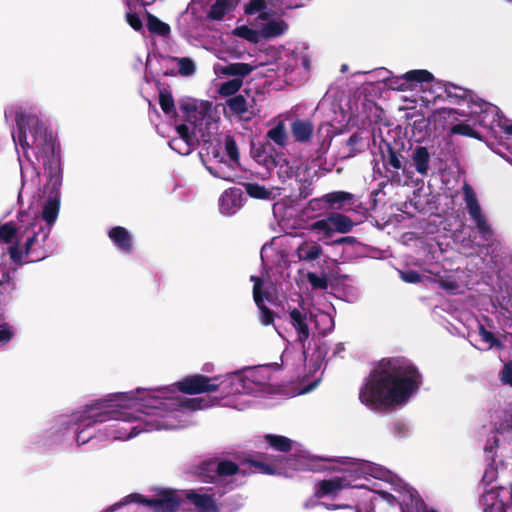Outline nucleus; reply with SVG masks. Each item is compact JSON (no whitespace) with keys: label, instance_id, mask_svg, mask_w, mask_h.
<instances>
[{"label":"nucleus","instance_id":"nucleus-24","mask_svg":"<svg viewBox=\"0 0 512 512\" xmlns=\"http://www.w3.org/2000/svg\"><path fill=\"white\" fill-rule=\"evenodd\" d=\"M328 218L331 223L333 233H348L352 231L355 225L349 216L341 213H331Z\"/></svg>","mask_w":512,"mask_h":512},{"label":"nucleus","instance_id":"nucleus-47","mask_svg":"<svg viewBox=\"0 0 512 512\" xmlns=\"http://www.w3.org/2000/svg\"><path fill=\"white\" fill-rule=\"evenodd\" d=\"M307 280L313 289L325 290L328 287V280L325 275L319 276L314 272H309L307 274Z\"/></svg>","mask_w":512,"mask_h":512},{"label":"nucleus","instance_id":"nucleus-48","mask_svg":"<svg viewBox=\"0 0 512 512\" xmlns=\"http://www.w3.org/2000/svg\"><path fill=\"white\" fill-rule=\"evenodd\" d=\"M266 0H250L244 5L245 15H254L266 9Z\"/></svg>","mask_w":512,"mask_h":512},{"label":"nucleus","instance_id":"nucleus-25","mask_svg":"<svg viewBox=\"0 0 512 512\" xmlns=\"http://www.w3.org/2000/svg\"><path fill=\"white\" fill-rule=\"evenodd\" d=\"M322 247L317 243L303 242L296 250V256L300 261H313L321 257Z\"/></svg>","mask_w":512,"mask_h":512},{"label":"nucleus","instance_id":"nucleus-59","mask_svg":"<svg viewBox=\"0 0 512 512\" xmlns=\"http://www.w3.org/2000/svg\"><path fill=\"white\" fill-rule=\"evenodd\" d=\"M251 281L254 282L253 286V298L255 302H261V297H263V293L261 287L263 285V281L258 276H251Z\"/></svg>","mask_w":512,"mask_h":512},{"label":"nucleus","instance_id":"nucleus-46","mask_svg":"<svg viewBox=\"0 0 512 512\" xmlns=\"http://www.w3.org/2000/svg\"><path fill=\"white\" fill-rule=\"evenodd\" d=\"M311 228L314 231L322 232L324 237H332L334 234L328 217L313 222Z\"/></svg>","mask_w":512,"mask_h":512},{"label":"nucleus","instance_id":"nucleus-33","mask_svg":"<svg viewBox=\"0 0 512 512\" xmlns=\"http://www.w3.org/2000/svg\"><path fill=\"white\" fill-rule=\"evenodd\" d=\"M348 153L346 157H354L362 153L368 147V142L357 132L353 133L346 141Z\"/></svg>","mask_w":512,"mask_h":512},{"label":"nucleus","instance_id":"nucleus-2","mask_svg":"<svg viewBox=\"0 0 512 512\" xmlns=\"http://www.w3.org/2000/svg\"><path fill=\"white\" fill-rule=\"evenodd\" d=\"M15 121L17 133L13 134L14 143L20 145L24 151L29 148L37 151L48 174L47 187L52 193H57L62 184V170L60 145L53 132L32 114L17 112Z\"/></svg>","mask_w":512,"mask_h":512},{"label":"nucleus","instance_id":"nucleus-11","mask_svg":"<svg viewBox=\"0 0 512 512\" xmlns=\"http://www.w3.org/2000/svg\"><path fill=\"white\" fill-rule=\"evenodd\" d=\"M183 500L176 490L160 489L155 498H151V508L155 512H177Z\"/></svg>","mask_w":512,"mask_h":512},{"label":"nucleus","instance_id":"nucleus-6","mask_svg":"<svg viewBox=\"0 0 512 512\" xmlns=\"http://www.w3.org/2000/svg\"><path fill=\"white\" fill-rule=\"evenodd\" d=\"M464 202L470 218L476 224V228L484 241H489L493 238V230L488 223L485 215L482 213L481 205L478 201L477 195L469 184L465 183L463 188Z\"/></svg>","mask_w":512,"mask_h":512},{"label":"nucleus","instance_id":"nucleus-62","mask_svg":"<svg viewBox=\"0 0 512 512\" xmlns=\"http://www.w3.org/2000/svg\"><path fill=\"white\" fill-rule=\"evenodd\" d=\"M180 109L182 112H184L185 114H187V117H186V120L187 121H191L190 120V114L191 113H196L197 112V107L194 103H191V102H182L180 103Z\"/></svg>","mask_w":512,"mask_h":512},{"label":"nucleus","instance_id":"nucleus-41","mask_svg":"<svg viewBox=\"0 0 512 512\" xmlns=\"http://www.w3.org/2000/svg\"><path fill=\"white\" fill-rule=\"evenodd\" d=\"M246 192L250 197L255 199H268L271 195L268 189L257 183H248L246 185Z\"/></svg>","mask_w":512,"mask_h":512},{"label":"nucleus","instance_id":"nucleus-31","mask_svg":"<svg viewBox=\"0 0 512 512\" xmlns=\"http://www.w3.org/2000/svg\"><path fill=\"white\" fill-rule=\"evenodd\" d=\"M264 441L276 451L286 453L292 449V440L282 435L266 434Z\"/></svg>","mask_w":512,"mask_h":512},{"label":"nucleus","instance_id":"nucleus-10","mask_svg":"<svg viewBox=\"0 0 512 512\" xmlns=\"http://www.w3.org/2000/svg\"><path fill=\"white\" fill-rule=\"evenodd\" d=\"M60 209V201L57 197L49 198L47 202L43 206L42 210V219L46 221V226H43L39 221L38 225L36 227V232L41 236L40 245L43 246V244L46 242V240L49 237V234L51 232V227L53 223L56 221ZM43 249V247H41Z\"/></svg>","mask_w":512,"mask_h":512},{"label":"nucleus","instance_id":"nucleus-16","mask_svg":"<svg viewBox=\"0 0 512 512\" xmlns=\"http://www.w3.org/2000/svg\"><path fill=\"white\" fill-rule=\"evenodd\" d=\"M353 200L354 195L352 193L346 191H335L325 194L322 198H314L310 200L309 205L313 206L315 203L324 201L329 209L340 210L346 203L353 204Z\"/></svg>","mask_w":512,"mask_h":512},{"label":"nucleus","instance_id":"nucleus-57","mask_svg":"<svg viewBox=\"0 0 512 512\" xmlns=\"http://www.w3.org/2000/svg\"><path fill=\"white\" fill-rule=\"evenodd\" d=\"M298 197L299 199H306L313 193V184L312 181L309 179H305L301 182L299 189H298Z\"/></svg>","mask_w":512,"mask_h":512},{"label":"nucleus","instance_id":"nucleus-1","mask_svg":"<svg viewBox=\"0 0 512 512\" xmlns=\"http://www.w3.org/2000/svg\"><path fill=\"white\" fill-rule=\"evenodd\" d=\"M422 382V374L409 359L383 358L370 372L359 399L371 407H395L405 404Z\"/></svg>","mask_w":512,"mask_h":512},{"label":"nucleus","instance_id":"nucleus-27","mask_svg":"<svg viewBox=\"0 0 512 512\" xmlns=\"http://www.w3.org/2000/svg\"><path fill=\"white\" fill-rule=\"evenodd\" d=\"M187 499L202 512H213L216 510L215 501L210 495L190 492L187 494Z\"/></svg>","mask_w":512,"mask_h":512},{"label":"nucleus","instance_id":"nucleus-9","mask_svg":"<svg viewBox=\"0 0 512 512\" xmlns=\"http://www.w3.org/2000/svg\"><path fill=\"white\" fill-rule=\"evenodd\" d=\"M367 512H413L410 508L408 494L404 496L402 501L388 492H379L378 497H374L370 501V507Z\"/></svg>","mask_w":512,"mask_h":512},{"label":"nucleus","instance_id":"nucleus-44","mask_svg":"<svg viewBox=\"0 0 512 512\" xmlns=\"http://www.w3.org/2000/svg\"><path fill=\"white\" fill-rule=\"evenodd\" d=\"M255 303L260 311V322L265 326L272 324L274 322L275 313L264 304L263 297H261V302Z\"/></svg>","mask_w":512,"mask_h":512},{"label":"nucleus","instance_id":"nucleus-58","mask_svg":"<svg viewBox=\"0 0 512 512\" xmlns=\"http://www.w3.org/2000/svg\"><path fill=\"white\" fill-rule=\"evenodd\" d=\"M401 279L406 283H419L422 281V275L415 270L403 271L400 274Z\"/></svg>","mask_w":512,"mask_h":512},{"label":"nucleus","instance_id":"nucleus-20","mask_svg":"<svg viewBox=\"0 0 512 512\" xmlns=\"http://www.w3.org/2000/svg\"><path fill=\"white\" fill-rule=\"evenodd\" d=\"M498 442H499V440L497 438H493L492 443L489 445H486L484 448V452H485L487 458H489L491 460V463L486 467L484 474L482 476V480H481V482L485 485L492 484L498 477V470L494 466V461H495L494 457H495L496 449L498 448Z\"/></svg>","mask_w":512,"mask_h":512},{"label":"nucleus","instance_id":"nucleus-52","mask_svg":"<svg viewBox=\"0 0 512 512\" xmlns=\"http://www.w3.org/2000/svg\"><path fill=\"white\" fill-rule=\"evenodd\" d=\"M225 150L231 160L237 162L239 160V151L236 141L231 136L225 138Z\"/></svg>","mask_w":512,"mask_h":512},{"label":"nucleus","instance_id":"nucleus-3","mask_svg":"<svg viewBox=\"0 0 512 512\" xmlns=\"http://www.w3.org/2000/svg\"><path fill=\"white\" fill-rule=\"evenodd\" d=\"M108 402L109 400L101 399L86 407L85 415L79 422V428L81 429L77 432L76 436L78 446L84 445L93 438L92 434L86 435V430L94 424L104 423L110 420H124L128 422L138 420L135 415L126 411L117 409L102 410L103 408L109 407V405H107Z\"/></svg>","mask_w":512,"mask_h":512},{"label":"nucleus","instance_id":"nucleus-23","mask_svg":"<svg viewBox=\"0 0 512 512\" xmlns=\"http://www.w3.org/2000/svg\"><path fill=\"white\" fill-rule=\"evenodd\" d=\"M237 6L230 0H216L207 13V18L213 21H221L226 14L233 11Z\"/></svg>","mask_w":512,"mask_h":512},{"label":"nucleus","instance_id":"nucleus-64","mask_svg":"<svg viewBox=\"0 0 512 512\" xmlns=\"http://www.w3.org/2000/svg\"><path fill=\"white\" fill-rule=\"evenodd\" d=\"M357 242L356 238L353 236H343L336 239L333 244L334 245H354Z\"/></svg>","mask_w":512,"mask_h":512},{"label":"nucleus","instance_id":"nucleus-37","mask_svg":"<svg viewBox=\"0 0 512 512\" xmlns=\"http://www.w3.org/2000/svg\"><path fill=\"white\" fill-rule=\"evenodd\" d=\"M226 104L233 114L242 115L248 111L246 98L241 94L229 98Z\"/></svg>","mask_w":512,"mask_h":512},{"label":"nucleus","instance_id":"nucleus-63","mask_svg":"<svg viewBox=\"0 0 512 512\" xmlns=\"http://www.w3.org/2000/svg\"><path fill=\"white\" fill-rule=\"evenodd\" d=\"M3 285H7L11 289H14L15 284L13 282V278H12L10 272L7 270L2 271V273H1L0 286H3Z\"/></svg>","mask_w":512,"mask_h":512},{"label":"nucleus","instance_id":"nucleus-5","mask_svg":"<svg viewBox=\"0 0 512 512\" xmlns=\"http://www.w3.org/2000/svg\"><path fill=\"white\" fill-rule=\"evenodd\" d=\"M37 225V218H33L25 227L19 226L16 228L11 222L4 223L0 225V239L6 244H10L15 237L22 239L26 236L25 255H31L32 262L43 260L47 257V253L44 249H41L38 233L36 232Z\"/></svg>","mask_w":512,"mask_h":512},{"label":"nucleus","instance_id":"nucleus-28","mask_svg":"<svg viewBox=\"0 0 512 512\" xmlns=\"http://www.w3.org/2000/svg\"><path fill=\"white\" fill-rule=\"evenodd\" d=\"M288 28L285 21H268L260 30V38L270 39L282 35Z\"/></svg>","mask_w":512,"mask_h":512},{"label":"nucleus","instance_id":"nucleus-13","mask_svg":"<svg viewBox=\"0 0 512 512\" xmlns=\"http://www.w3.org/2000/svg\"><path fill=\"white\" fill-rule=\"evenodd\" d=\"M243 192L240 188H229L223 192L219 199L220 210L223 214H234L242 205Z\"/></svg>","mask_w":512,"mask_h":512},{"label":"nucleus","instance_id":"nucleus-17","mask_svg":"<svg viewBox=\"0 0 512 512\" xmlns=\"http://www.w3.org/2000/svg\"><path fill=\"white\" fill-rule=\"evenodd\" d=\"M275 154L276 149L274 145L267 140L251 143V155L258 163L268 165L274 162Z\"/></svg>","mask_w":512,"mask_h":512},{"label":"nucleus","instance_id":"nucleus-15","mask_svg":"<svg viewBox=\"0 0 512 512\" xmlns=\"http://www.w3.org/2000/svg\"><path fill=\"white\" fill-rule=\"evenodd\" d=\"M108 237L121 252L125 254L133 252V237L126 228L114 226L108 231Z\"/></svg>","mask_w":512,"mask_h":512},{"label":"nucleus","instance_id":"nucleus-54","mask_svg":"<svg viewBox=\"0 0 512 512\" xmlns=\"http://www.w3.org/2000/svg\"><path fill=\"white\" fill-rule=\"evenodd\" d=\"M14 336V331L12 326H10L8 323L2 322L0 325V344H7L9 343Z\"/></svg>","mask_w":512,"mask_h":512},{"label":"nucleus","instance_id":"nucleus-50","mask_svg":"<svg viewBox=\"0 0 512 512\" xmlns=\"http://www.w3.org/2000/svg\"><path fill=\"white\" fill-rule=\"evenodd\" d=\"M180 406L185 409L189 410H198L202 409L206 406V401L204 398H189V399H183L180 401Z\"/></svg>","mask_w":512,"mask_h":512},{"label":"nucleus","instance_id":"nucleus-40","mask_svg":"<svg viewBox=\"0 0 512 512\" xmlns=\"http://www.w3.org/2000/svg\"><path fill=\"white\" fill-rule=\"evenodd\" d=\"M479 335L481 339L488 344L489 349L495 347L499 350H502L504 348L503 343L483 325H479Z\"/></svg>","mask_w":512,"mask_h":512},{"label":"nucleus","instance_id":"nucleus-55","mask_svg":"<svg viewBox=\"0 0 512 512\" xmlns=\"http://www.w3.org/2000/svg\"><path fill=\"white\" fill-rule=\"evenodd\" d=\"M176 131L180 136V139L183 140L187 145H189L195 136L194 132H190L189 127L186 124H180L176 126Z\"/></svg>","mask_w":512,"mask_h":512},{"label":"nucleus","instance_id":"nucleus-8","mask_svg":"<svg viewBox=\"0 0 512 512\" xmlns=\"http://www.w3.org/2000/svg\"><path fill=\"white\" fill-rule=\"evenodd\" d=\"M219 377H207L202 374L189 375L176 383L177 389L189 395L211 393L219 389Z\"/></svg>","mask_w":512,"mask_h":512},{"label":"nucleus","instance_id":"nucleus-38","mask_svg":"<svg viewBox=\"0 0 512 512\" xmlns=\"http://www.w3.org/2000/svg\"><path fill=\"white\" fill-rule=\"evenodd\" d=\"M233 34L254 44L260 41V31L252 29L247 25H241L236 27L233 30Z\"/></svg>","mask_w":512,"mask_h":512},{"label":"nucleus","instance_id":"nucleus-4","mask_svg":"<svg viewBox=\"0 0 512 512\" xmlns=\"http://www.w3.org/2000/svg\"><path fill=\"white\" fill-rule=\"evenodd\" d=\"M404 151L405 142L394 136L382 138L379 143L380 158L385 169L384 177L391 183L400 184L402 181L400 170L404 171L407 164Z\"/></svg>","mask_w":512,"mask_h":512},{"label":"nucleus","instance_id":"nucleus-49","mask_svg":"<svg viewBox=\"0 0 512 512\" xmlns=\"http://www.w3.org/2000/svg\"><path fill=\"white\" fill-rule=\"evenodd\" d=\"M435 282L438 285V287H440L441 289H443L451 294H454L459 288L458 282L451 279L450 277H446V278L441 277V278L436 279Z\"/></svg>","mask_w":512,"mask_h":512},{"label":"nucleus","instance_id":"nucleus-35","mask_svg":"<svg viewBox=\"0 0 512 512\" xmlns=\"http://www.w3.org/2000/svg\"><path fill=\"white\" fill-rule=\"evenodd\" d=\"M159 105L166 116H168V117H176L177 116L174 98L170 91L161 90L159 92Z\"/></svg>","mask_w":512,"mask_h":512},{"label":"nucleus","instance_id":"nucleus-26","mask_svg":"<svg viewBox=\"0 0 512 512\" xmlns=\"http://www.w3.org/2000/svg\"><path fill=\"white\" fill-rule=\"evenodd\" d=\"M146 27L152 35L168 37L171 32L169 24L161 21L158 17L146 11Z\"/></svg>","mask_w":512,"mask_h":512},{"label":"nucleus","instance_id":"nucleus-30","mask_svg":"<svg viewBox=\"0 0 512 512\" xmlns=\"http://www.w3.org/2000/svg\"><path fill=\"white\" fill-rule=\"evenodd\" d=\"M216 467V460L202 462L197 469V474L201 481L205 483H216L218 481Z\"/></svg>","mask_w":512,"mask_h":512},{"label":"nucleus","instance_id":"nucleus-36","mask_svg":"<svg viewBox=\"0 0 512 512\" xmlns=\"http://www.w3.org/2000/svg\"><path fill=\"white\" fill-rule=\"evenodd\" d=\"M216 473L218 480L223 477L233 476L238 473L239 466L231 460H216Z\"/></svg>","mask_w":512,"mask_h":512},{"label":"nucleus","instance_id":"nucleus-18","mask_svg":"<svg viewBox=\"0 0 512 512\" xmlns=\"http://www.w3.org/2000/svg\"><path fill=\"white\" fill-rule=\"evenodd\" d=\"M348 485L345 478L335 477L332 479L321 480L315 492V497L320 499L325 496H336L342 489Z\"/></svg>","mask_w":512,"mask_h":512},{"label":"nucleus","instance_id":"nucleus-32","mask_svg":"<svg viewBox=\"0 0 512 512\" xmlns=\"http://www.w3.org/2000/svg\"><path fill=\"white\" fill-rule=\"evenodd\" d=\"M444 91L447 98L453 100L455 103L466 101L472 96L471 90L459 87L453 83H445Z\"/></svg>","mask_w":512,"mask_h":512},{"label":"nucleus","instance_id":"nucleus-51","mask_svg":"<svg viewBox=\"0 0 512 512\" xmlns=\"http://www.w3.org/2000/svg\"><path fill=\"white\" fill-rule=\"evenodd\" d=\"M179 73L183 76L192 75L195 72V64L190 58L178 59Z\"/></svg>","mask_w":512,"mask_h":512},{"label":"nucleus","instance_id":"nucleus-60","mask_svg":"<svg viewBox=\"0 0 512 512\" xmlns=\"http://www.w3.org/2000/svg\"><path fill=\"white\" fill-rule=\"evenodd\" d=\"M127 502H136L139 504H143L145 506L151 507V498H147L142 494L139 493H132L126 497Z\"/></svg>","mask_w":512,"mask_h":512},{"label":"nucleus","instance_id":"nucleus-7","mask_svg":"<svg viewBox=\"0 0 512 512\" xmlns=\"http://www.w3.org/2000/svg\"><path fill=\"white\" fill-rule=\"evenodd\" d=\"M484 512H506L512 507V484L496 486L484 492L481 497Z\"/></svg>","mask_w":512,"mask_h":512},{"label":"nucleus","instance_id":"nucleus-56","mask_svg":"<svg viewBox=\"0 0 512 512\" xmlns=\"http://www.w3.org/2000/svg\"><path fill=\"white\" fill-rule=\"evenodd\" d=\"M126 21L135 31H143V23L137 13H126Z\"/></svg>","mask_w":512,"mask_h":512},{"label":"nucleus","instance_id":"nucleus-53","mask_svg":"<svg viewBox=\"0 0 512 512\" xmlns=\"http://www.w3.org/2000/svg\"><path fill=\"white\" fill-rule=\"evenodd\" d=\"M499 379L503 385L512 387V360L506 362L500 371Z\"/></svg>","mask_w":512,"mask_h":512},{"label":"nucleus","instance_id":"nucleus-45","mask_svg":"<svg viewBox=\"0 0 512 512\" xmlns=\"http://www.w3.org/2000/svg\"><path fill=\"white\" fill-rule=\"evenodd\" d=\"M451 132L456 135H462V136H467V137H472V138L479 137V133L476 130H474L471 125H469L465 122H461V123L453 125L451 127Z\"/></svg>","mask_w":512,"mask_h":512},{"label":"nucleus","instance_id":"nucleus-43","mask_svg":"<svg viewBox=\"0 0 512 512\" xmlns=\"http://www.w3.org/2000/svg\"><path fill=\"white\" fill-rule=\"evenodd\" d=\"M386 86L391 90L396 91H408L409 85H407L405 74L400 76H392L386 79Z\"/></svg>","mask_w":512,"mask_h":512},{"label":"nucleus","instance_id":"nucleus-61","mask_svg":"<svg viewBox=\"0 0 512 512\" xmlns=\"http://www.w3.org/2000/svg\"><path fill=\"white\" fill-rule=\"evenodd\" d=\"M23 254H25V252L19 248L18 243L9 247V255L14 262L21 263Z\"/></svg>","mask_w":512,"mask_h":512},{"label":"nucleus","instance_id":"nucleus-42","mask_svg":"<svg viewBox=\"0 0 512 512\" xmlns=\"http://www.w3.org/2000/svg\"><path fill=\"white\" fill-rule=\"evenodd\" d=\"M408 498L410 501V508L413 510V512H420L421 510H423V512H437L434 509H428L424 500L416 491L408 492Z\"/></svg>","mask_w":512,"mask_h":512},{"label":"nucleus","instance_id":"nucleus-12","mask_svg":"<svg viewBox=\"0 0 512 512\" xmlns=\"http://www.w3.org/2000/svg\"><path fill=\"white\" fill-rule=\"evenodd\" d=\"M288 459L283 456H264L263 459H250L248 462L260 473L266 475H279L284 470V461Z\"/></svg>","mask_w":512,"mask_h":512},{"label":"nucleus","instance_id":"nucleus-22","mask_svg":"<svg viewBox=\"0 0 512 512\" xmlns=\"http://www.w3.org/2000/svg\"><path fill=\"white\" fill-rule=\"evenodd\" d=\"M404 74L409 90H414L418 85L422 86L424 83H431L434 80V75L425 69L410 70Z\"/></svg>","mask_w":512,"mask_h":512},{"label":"nucleus","instance_id":"nucleus-14","mask_svg":"<svg viewBox=\"0 0 512 512\" xmlns=\"http://www.w3.org/2000/svg\"><path fill=\"white\" fill-rule=\"evenodd\" d=\"M410 158L416 172L423 177L427 176L431 162V153L428 148L422 145H416L414 148H411Z\"/></svg>","mask_w":512,"mask_h":512},{"label":"nucleus","instance_id":"nucleus-39","mask_svg":"<svg viewBox=\"0 0 512 512\" xmlns=\"http://www.w3.org/2000/svg\"><path fill=\"white\" fill-rule=\"evenodd\" d=\"M243 80L240 78H233L221 84L218 92L223 97L234 96L242 87Z\"/></svg>","mask_w":512,"mask_h":512},{"label":"nucleus","instance_id":"nucleus-21","mask_svg":"<svg viewBox=\"0 0 512 512\" xmlns=\"http://www.w3.org/2000/svg\"><path fill=\"white\" fill-rule=\"evenodd\" d=\"M313 131L314 126L310 120L296 119L291 123V133L297 142L306 143L310 141Z\"/></svg>","mask_w":512,"mask_h":512},{"label":"nucleus","instance_id":"nucleus-34","mask_svg":"<svg viewBox=\"0 0 512 512\" xmlns=\"http://www.w3.org/2000/svg\"><path fill=\"white\" fill-rule=\"evenodd\" d=\"M266 140L279 147H284L288 137L283 122H279L276 126L267 132Z\"/></svg>","mask_w":512,"mask_h":512},{"label":"nucleus","instance_id":"nucleus-19","mask_svg":"<svg viewBox=\"0 0 512 512\" xmlns=\"http://www.w3.org/2000/svg\"><path fill=\"white\" fill-rule=\"evenodd\" d=\"M289 315L291 319V324L297 331L298 341L301 343L304 349L305 342L307 341L310 335L306 313H303L297 308H294L290 311Z\"/></svg>","mask_w":512,"mask_h":512},{"label":"nucleus","instance_id":"nucleus-29","mask_svg":"<svg viewBox=\"0 0 512 512\" xmlns=\"http://www.w3.org/2000/svg\"><path fill=\"white\" fill-rule=\"evenodd\" d=\"M254 70V67L248 63L235 62L222 67V73L226 76H234L236 78H243L249 75Z\"/></svg>","mask_w":512,"mask_h":512}]
</instances>
